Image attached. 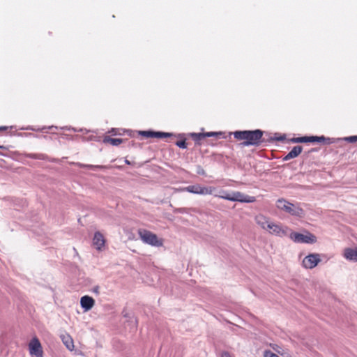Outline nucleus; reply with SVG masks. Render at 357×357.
<instances>
[{"instance_id": "f257e3e1", "label": "nucleus", "mask_w": 357, "mask_h": 357, "mask_svg": "<svg viewBox=\"0 0 357 357\" xmlns=\"http://www.w3.org/2000/svg\"><path fill=\"white\" fill-rule=\"evenodd\" d=\"M234 138L243 141V146H258L264 142L263 131L261 130L235 131L233 133Z\"/></svg>"}, {"instance_id": "f03ea898", "label": "nucleus", "mask_w": 357, "mask_h": 357, "mask_svg": "<svg viewBox=\"0 0 357 357\" xmlns=\"http://www.w3.org/2000/svg\"><path fill=\"white\" fill-rule=\"evenodd\" d=\"M140 239L146 244L160 247L163 245L162 239H159L156 234L145 229H139L137 231Z\"/></svg>"}, {"instance_id": "7ed1b4c3", "label": "nucleus", "mask_w": 357, "mask_h": 357, "mask_svg": "<svg viewBox=\"0 0 357 357\" xmlns=\"http://www.w3.org/2000/svg\"><path fill=\"white\" fill-rule=\"evenodd\" d=\"M276 206L278 209L284 211L292 215L301 217L303 215V210L301 208L295 206L293 204L284 199H279L277 201Z\"/></svg>"}, {"instance_id": "20e7f679", "label": "nucleus", "mask_w": 357, "mask_h": 357, "mask_svg": "<svg viewBox=\"0 0 357 357\" xmlns=\"http://www.w3.org/2000/svg\"><path fill=\"white\" fill-rule=\"evenodd\" d=\"M176 190L178 192L187 191L190 193L198 195H213L215 190V188L212 186L205 187L202 186L199 184H196L189 185L183 188L176 189Z\"/></svg>"}, {"instance_id": "39448f33", "label": "nucleus", "mask_w": 357, "mask_h": 357, "mask_svg": "<svg viewBox=\"0 0 357 357\" xmlns=\"http://www.w3.org/2000/svg\"><path fill=\"white\" fill-rule=\"evenodd\" d=\"M290 238L295 243H314L317 241L316 236L309 232H307L306 234L292 232L290 234Z\"/></svg>"}, {"instance_id": "423d86ee", "label": "nucleus", "mask_w": 357, "mask_h": 357, "mask_svg": "<svg viewBox=\"0 0 357 357\" xmlns=\"http://www.w3.org/2000/svg\"><path fill=\"white\" fill-rule=\"evenodd\" d=\"M225 199L232 202H239L242 203H252L256 201V198L253 196L246 195L241 192H233L231 195L224 197Z\"/></svg>"}, {"instance_id": "0eeeda50", "label": "nucleus", "mask_w": 357, "mask_h": 357, "mask_svg": "<svg viewBox=\"0 0 357 357\" xmlns=\"http://www.w3.org/2000/svg\"><path fill=\"white\" fill-rule=\"evenodd\" d=\"M29 351L31 357H43V349L38 337L31 339L29 343Z\"/></svg>"}, {"instance_id": "6e6552de", "label": "nucleus", "mask_w": 357, "mask_h": 357, "mask_svg": "<svg viewBox=\"0 0 357 357\" xmlns=\"http://www.w3.org/2000/svg\"><path fill=\"white\" fill-rule=\"evenodd\" d=\"M320 261V255L318 253H312L304 257L302 265L305 268L312 269L316 267Z\"/></svg>"}, {"instance_id": "1a4fd4ad", "label": "nucleus", "mask_w": 357, "mask_h": 357, "mask_svg": "<svg viewBox=\"0 0 357 357\" xmlns=\"http://www.w3.org/2000/svg\"><path fill=\"white\" fill-rule=\"evenodd\" d=\"M269 227H268V230L271 234L278 236H284L287 234V227H282L279 224H275L273 222H270Z\"/></svg>"}, {"instance_id": "9d476101", "label": "nucleus", "mask_w": 357, "mask_h": 357, "mask_svg": "<svg viewBox=\"0 0 357 357\" xmlns=\"http://www.w3.org/2000/svg\"><path fill=\"white\" fill-rule=\"evenodd\" d=\"M326 138L324 136L317 137V136H305L301 137H294L291 139V142L294 143H314V142H324Z\"/></svg>"}, {"instance_id": "9b49d317", "label": "nucleus", "mask_w": 357, "mask_h": 357, "mask_svg": "<svg viewBox=\"0 0 357 357\" xmlns=\"http://www.w3.org/2000/svg\"><path fill=\"white\" fill-rule=\"evenodd\" d=\"M139 135L146 138H165L172 136V134L164 132H155L151 130L139 131Z\"/></svg>"}, {"instance_id": "f8f14e48", "label": "nucleus", "mask_w": 357, "mask_h": 357, "mask_svg": "<svg viewBox=\"0 0 357 357\" xmlns=\"http://www.w3.org/2000/svg\"><path fill=\"white\" fill-rule=\"evenodd\" d=\"M93 243L98 250H100L105 246V239L100 232L97 231L95 233Z\"/></svg>"}, {"instance_id": "ddd939ff", "label": "nucleus", "mask_w": 357, "mask_h": 357, "mask_svg": "<svg viewBox=\"0 0 357 357\" xmlns=\"http://www.w3.org/2000/svg\"><path fill=\"white\" fill-rule=\"evenodd\" d=\"M80 304L82 307L84 308L85 311H88L93 307L95 301L91 296H84L81 298Z\"/></svg>"}, {"instance_id": "4468645a", "label": "nucleus", "mask_w": 357, "mask_h": 357, "mask_svg": "<svg viewBox=\"0 0 357 357\" xmlns=\"http://www.w3.org/2000/svg\"><path fill=\"white\" fill-rule=\"evenodd\" d=\"M255 222L261 229L264 230H268V227H269L270 220L269 218L266 217L262 214H259L255 218Z\"/></svg>"}, {"instance_id": "2eb2a0df", "label": "nucleus", "mask_w": 357, "mask_h": 357, "mask_svg": "<svg viewBox=\"0 0 357 357\" xmlns=\"http://www.w3.org/2000/svg\"><path fill=\"white\" fill-rule=\"evenodd\" d=\"M344 257L348 260L357 261V248H346L344 251Z\"/></svg>"}, {"instance_id": "dca6fc26", "label": "nucleus", "mask_w": 357, "mask_h": 357, "mask_svg": "<svg viewBox=\"0 0 357 357\" xmlns=\"http://www.w3.org/2000/svg\"><path fill=\"white\" fill-rule=\"evenodd\" d=\"M303 148L301 146H294L291 151H289L284 158V160H289L290 159L296 158L301 152Z\"/></svg>"}, {"instance_id": "f3484780", "label": "nucleus", "mask_w": 357, "mask_h": 357, "mask_svg": "<svg viewBox=\"0 0 357 357\" xmlns=\"http://www.w3.org/2000/svg\"><path fill=\"white\" fill-rule=\"evenodd\" d=\"M103 142L109 144L112 146H119L123 142V139L120 138H112L109 136H105L103 139Z\"/></svg>"}, {"instance_id": "a211bd4d", "label": "nucleus", "mask_w": 357, "mask_h": 357, "mask_svg": "<svg viewBox=\"0 0 357 357\" xmlns=\"http://www.w3.org/2000/svg\"><path fill=\"white\" fill-rule=\"evenodd\" d=\"M75 165L81 168H89L92 169H105L106 167L103 165H85L79 162L75 163Z\"/></svg>"}, {"instance_id": "6ab92c4d", "label": "nucleus", "mask_w": 357, "mask_h": 357, "mask_svg": "<svg viewBox=\"0 0 357 357\" xmlns=\"http://www.w3.org/2000/svg\"><path fill=\"white\" fill-rule=\"evenodd\" d=\"M62 340H63V342L64 343V344L66 346V347L70 351H73L74 349L73 340L70 337H69V336L63 337Z\"/></svg>"}, {"instance_id": "aec40b11", "label": "nucleus", "mask_w": 357, "mask_h": 357, "mask_svg": "<svg viewBox=\"0 0 357 357\" xmlns=\"http://www.w3.org/2000/svg\"><path fill=\"white\" fill-rule=\"evenodd\" d=\"M191 137L196 142L200 141L205 138L204 133H192Z\"/></svg>"}, {"instance_id": "412c9836", "label": "nucleus", "mask_w": 357, "mask_h": 357, "mask_svg": "<svg viewBox=\"0 0 357 357\" xmlns=\"http://www.w3.org/2000/svg\"><path fill=\"white\" fill-rule=\"evenodd\" d=\"M176 145L178 146L179 148L181 149H185L187 148V144L185 142V139H183L182 140L177 141L176 143Z\"/></svg>"}, {"instance_id": "4be33fe9", "label": "nucleus", "mask_w": 357, "mask_h": 357, "mask_svg": "<svg viewBox=\"0 0 357 357\" xmlns=\"http://www.w3.org/2000/svg\"><path fill=\"white\" fill-rule=\"evenodd\" d=\"M264 357H279L277 354L271 352L270 350H265L264 351Z\"/></svg>"}, {"instance_id": "5701e85b", "label": "nucleus", "mask_w": 357, "mask_h": 357, "mask_svg": "<svg viewBox=\"0 0 357 357\" xmlns=\"http://www.w3.org/2000/svg\"><path fill=\"white\" fill-rule=\"evenodd\" d=\"M219 135H222V132H208L204 133L205 137H218Z\"/></svg>"}, {"instance_id": "b1692460", "label": "nucleus", "mask_w": 357, "mask_h": 357, "mask_svg": "<svg viewBox=\"0 0 357 357\" xmlns=\"http://www.w3.org/2000/svg\"><path fill=\"white\" fill-rule=\"evenodd\" d=\"M344 140L350 143H354L357 142V135L345 137Z\"/></svg>"}, {"instance_id": "393cba45", "label": "nucleus", "mask_w": 357, "mask_h": 357, "mask_svg": "<svg viewBox=\"0 0 357 357\" xmlns=\"http://www.w3.org/2000/svg\"><path fill=\"white\" fill-rule=\"evenodd\" d=\"M231 193H229V192H227L226 191H224V190H222L220 192V195H215V196L216 197H218L220 198H222V199H225V198L224 197L227 196V195H231Z\"/></svg>"}, {"instance_id": "a878e982", "label": "nucleus", "mask_w": 357, "mask_h": 357, "mask_svg": "<svg viewBox=\"0 0 357 357\" xmlns=\"http://www.w3.org/2000/svg\"><path fill=\"white\" fill-rule=\"evenodd\" d=\"M271 347L276 351L278 352V354H282V348L278 346V344H271Z\"/></svg>"}, {"instance_id": "bb28decb", "label": "nucleus", "mask_w": 357, "mask_h": 357, "mask_svg": "<svg viewBox=\"0 0 357 357\" xmlns=\"http://www.w3.org/2000/svg\"><path fill=\"white\" fill-rule=\"evenodd\" d=\"M221 357H232L231 355L227 351H223L221 354Z\"/></svg>"}, {"instance_id": "cd10ccee", "label": "nucleus", "mask_w": 357, "mask_h": 357, "mask_svg": "<svg viewBox=\"0 0 357 357\" xmlns=\"http://www.w3.org/2000/svg\"><path fill=\"white\" fill-rule=\"evenodd\" d=\"M32 158L35 159H44V157L43 155H33L31 156Z\"/></svg>"}, {"instance_id": "c85d7f7f", "label": "nucleus", "mask_w": 357, "mask_h": 357, "mask_svg": "<svg viewBox=\"0 0 357 357\" xmlns=\"http://www.w3.org/2000/svg\"><path fill=\"white\" fill-rule=\"evenodd\" d=\"M8 128V126H0V131H5L7 130Z\"/></svg>"}, {"instance_id": "c756f323", "label": "nucleus", "mask_w": 357, "mask_h": 357, "mask_svg": "<svg viewBox=\"0 0 357 357\" xmlns=\"http://www.w3.org/2000/svg\"><path fill=\"white\" fill-rule=\"evenodd\" d=\"M0 149H6V147H5L4 146H1V145H0Z\"/></svg>"}, {"instance_id": "7c9ffc66", "label": "nucleus", "mask_w": 357, "mask_h": 357, "mask_svg": "<svg viewBox=\"0 0 357 357\" xmlns=\"http://www.w3.org/2000/svg\"><path fill=\"white\" fill-rule=\"evenodd\" d=\"M126 163H127V164H128V165H129V164H130L129 160H126Z\"/></svg>"}]
</instances>
